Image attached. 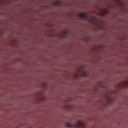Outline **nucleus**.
Returning a JSON list of instances; mask_svg holds the SVG:
<instances>
[{
	"instance_id": "30",
	"label": "nucleus",
	"mask_w": 128,
	"mask_h": 128,
	"mask_svg": "<svg viewBox=\"0 0 128 128\" xmlns=\"http://www.w3.org/2000/svg\"><path fill=\"white\" fill-rule=\"evenodd\" d=\"M122 40H124V38H122Z\"/></svg>"
},
{
	"instance_id": "9",
	"label": "nucleus",
	"mask_w": 128,
	"mask_h": 128,
	"mask_svg": "<svg viewBox=\"0 0 128 128\" xmlns=\"http://www.w3.org/2000/svg\"><path fill=\"white\" fill-rule=\"evenodd\" d=\"M96 84H98L99 88H106V86H104V85L102 84V82H98Z\"/></svg>"
},
{
	"instance_id": "20",
	"label": "nucleus",
	"mask_w": 128,
	"mask_h": 128,
	"mask_svg": "<svg viewBox=\"0 0 128 128\" xmlns=\"http://www.w3.org/2000/svg\"><path fill=\"white\" fill-rule=\"evenodd\" d=\"M104 14H110V11H108V10H106V12H104Z\"/></svg>"
},
{
	"instance_id": "16",
	"label": "nucleus",
	"mask_w": 128,
	"mask_h": 128,
	"mask_svg": "<svg viewBox=\"0 0 128 128\" xmlns=\"http://www.w3.org/2000/svg\"><path fill=\"white\" fill-rule=\"evenodd\" d=\"M70 108V106L68 105V104H66V106L64 107V108Z\"/></svg>"
},
{
	"instance_id": "23",
	"label": "nucleus",
	"mask_w": 128,
	"mask_h": 128,
	"mask_svg": "<svg viewBox=\"0 0 128 128\" xmlns=\"http://www.w3.org/2000/svg\"><path fill=\"white\" fill-rule=\"evenodd\" d=\"M72 100H64V102H70Z\"/></svg>"
},
{
	"instance_id": "17",
	"label": "nucleus",
	"mask_w": 128,
	"mask_h": 128,
	"mask_svg": "<svg viewBox=\"0 0 128 128\" xmlns=\"http://www.w3.org/2000/svg\"><path fill=\"white\" fill-rule=\"evenodd\" d=\"M86 72L84 71L83 73V74L82 75V76H84V78H86Z\"/></svg>"
},
{
	"instance_id": "5",
	"label": "nucleus",
	"mask_w": 128,
	"mask_h": 128,
	"mask_svg": "<svg viewBox=\"0 0 128 128\" xmlns=\"http://www.w3.org/2000/svg\"><path fill=\"white\" fill-rule=\"evenodd\" d=\"M76 126H78V128H80V126H86V124L82 123L80 120H78L74 126V127Z\"/></svg>"
},
{
	"instance_id": "27",
	"label": "nucleus",
	"mask_w": 128,
	"mask_h": 128,
	"mask_svg": "<svg viewBox=\"0 0 128 128\" xmlns=\"http://www.w3.org/2000/svg\"><path fill=\"white\" fill-rule=\"evenodd\" d=\"M62 38V36H60V38Z\"/></svg>"
},
{
	"instance_id": "7",
	"label": "nucleus",
	"mask_w": 128,
	"mask_h": 128,
	"mask_svg": "<svg viewBox=\"0 0 128 128\" xmlns=\"http://www.w3.org/2000/svg\"><path fill=\"white\" fill-rule=\"evenodd\" d=\"M42 91H38L37 93L35 94V96L36 98H38L40 96V98H42Z\"/></svg>"
},
{
	"instance_id": "15",
	"label": "nucleus",
	"mask_w": 128,
	"mask_h": 128,
	"mask_svg": "<svg viewBox=\"0 0 128 128\" xmlns=\"http://www.w3.org/2000/svg\"><path fill=\"white\" fill-rule=\"evenodd\" d=\"M86 20L87 22H92V24H94V21L93 20H88L87 18Z\"/></svg>"
},
{
	"instance_id": "22",
	"label": "nucleus",
	"mask_w": 128,
	"mask_h": 128,
	"mask_svg": "<svg viewBox=\"0 0 128 128\" xmlns=\"http://www.w3.org/2000/svg\"><path fill=\"white\" fill-rule=\"evenodd\" d=\"M46 26H48V28H50L52 26V25H50V24H46Z\"/></svg>"
},
{
	"instance_id": "8",
	"label": "nucleus",
	"mask_w": 128,
	"mask_h": 128,
	"mask_svg": "<svg viewBox=\"0 0 128 128\" xmlns=\"http://www.w3.org/2000/svg\"><path fill=\"white\" fill-rule=\"evenodd\" d=\"M114 1L118 4L119 6H124V2H122L120 0H114Z\"/></svg>"
},
{
	"instance_id": "2",
	"label": "nucleus",
	"mask_w": 128,
	"mask_h": 128,
	"mask_svg": "<svg viewBox=\"0 0 128 128\" xmlns=\"http://www.w3.org/2000/svg\"><path fill=\"white\" fill-rule=\"evenodd\" d=\"M104 48V45L100 44L98 46V45H94L93 48H90V50L92 52H94L96 50L97 52L99 54H102V48Z\"/></svg>"
},
{
	"instance_id": "12",
	"label": "nucleus",
	"mask_w": 128,
	"mask_h": 128,
	"mask_svg": "<svg viewBox=\"0 0 128 128\" xmlns=\"http://www.w3.org/2000/svg\"><path fill=\"white\" fill-rule=\"evenodd\" d=\"M42 88H48V87H46V83L44 82V83H42L41 84Z\"/></svg>"
},
{
	"instance_id": "1",
	"label": "nucleus",
	"mask_w": 128,
	"mask_h": 128,
	"mask_svg": "<svg viewBox=\"0 0 128 128\" xmlns=\"http://www.w3.org/2000/svg\"><path fill=\"white\" fill-rule=\"evenodd\" d=\"M128 82L126 81H124L122 82H119L116 86V90L112 92V94H116V92H118L120 88H128Z\"/></svg>"
},
{
	"instance_id": "19",
	"label": "nucleus",
	"mask_w": 128,
	"mask_h": 128,
	"mask_svg": "<svg viewBox=\"0 0 128 128\" xmlns=\"http://www.w3.org/2000/svg\"><path fill=\"white\" fill-rule=\"evenodd\" d=\"M39 100L40 102H44V98L42 96V98H39Z\"/></svg>"
},
{
	"instance_id": "26",
	"label": "nucleus",
	"mask_w": 128,
	"mask_h": 128,
	"mask_svg": "<svg viewBox=\"0 0 128 128\" xmlns=\"http://www.w3.org/2000/svg\"><path fill=\"white\" fill-rule=\"evenodd\" d=\"M92 18H96V16H92V17H91Z\"/></svg>"
},
{
	"instance_id": "31",
	"label": "nucleus",
	"mask_w": 128,
	"mask_h": 128,
	"mask_svg": "<svg viewBox=\"0 0 128 128\" xmlns=\"http://www.w3.org/2000/svg\"><path fill=\"white\" fill-rule=\"evenodd\" d=\"M52 32V30H50V32Z\"/></svg>"
},
{
	"instance_id": "14",
	"label": "nucleus",
	"mask_w": 128,
	"mask_h": 128,
	"mask_svg": "<svg viewBox=\"0 0 128 128\" xmlns=\"http://www.w3.org/2000/svg\"><path fill=\"white\" fill-rule=\"evenodd\" d=\"M66 128H72V126L70 124V123H68L66 124Z\"/></svg>"
},
{
	"instance_id": "11",
	"label": "nucleus",
	"mask_w": 128,
	"mask_h": 128,
	"mask_svg": "<svg viewBox=\"0 0 128 128\" xmlns=\"http://www.w3.org/2000/svg\"><path fill=\"white\" fill-rule=\"evenodd\" d=\"M16 40H12V42L10 44V46H14V48H16Z\"/></svg>"
},
{
	"instance_id": "13",
	"label": "nucleus",
	"mask_w": 128,
	"mask_h": 128,
	"mask_svg": "<svg viewBox=\"0 0 128 128\" xmlns=\"http://www.w3.org/2000/svg\"><path fill=\"white\" fill-rule=\"evenodd\" d=\"M98 16H106V13L104 12V13H99L98 14Z\"/></svg>"
},
{
	"instance_id": "10",
	"label": "nucleus",
	"mask_w": 128,
	"mask_h": 128,
	"mask_svg": "<svg viewBox=\"0 0 128 128\" xmlns=\"http://www.w3.org/2000/svg\"><path fill=\"white\" fill-rule=\"evenodd\" d=\"M82 40H84V42H90V38L88 36H86L84 38H82Z\"/></svg>"
},
{
	"instance_id": "24",
	"label": "nucleus",
	"mask_w": 128,
	"mask_h": 128,
	"mask_svg": "<svg viewBox=\"0 0 128 128\" xmlns=\"http://www.w3.org/2000/svg\"><path fill=\"white\" fill-rule=\"evenodd\" d=\"M62 37H63V38H66V34H62Z\"/></svg>"
},
{
	"instance_id": "4",
	"label": "nucleus",
	"mask_w": 128,
	"mask_h": 128,
	"mask_svg": "<svg viewBox=\"0 0 128 128\" xmlns=\"http://www.w3.org/2000/svg\"><path fill=\"white\" fill-rule=\"evenodd\" d=\"M77 16L80 18H88V16H86L84 12H80V14H77Z\"/></svg>"
},
{
	"instance_id": "3",
	"label": "nucleus",
	"mask_w": 128,
	"mask_h": 128,
	"mask_svg": "<svg viewBox=\"0 0 128 128\" xmlns=\"http://www.w3.org/2000/svg\"><path fill=\"white\" fill-rule=\"evenodd\" d=\"M105 100L106 102H108V104H112V102H114V98H111L108 94L105 95Z\"/></svg>"
},
{
	"instance_id": "21",
	"label": "nucleus",
	"mask_w": 128,
	"mask_h": 128,
	"mask_svg": "<svg viewBox=\"0 0 128 128\" xmlns=\"http://www.w3.org/2000/svg\"><path fill=\"white\" fill-rule=\"evenodd\" d=\"M62 34H68V32L67 30H64V31H62Z\"/></svg>"
},
{
	"instance_id": "29",
	"label": "nucleus",
	"mask_w": 128,
	"mask_h": 128,
	"mask_svg": "<svg viewBox=\"0 0 128 128\" xmlns=\"http://www.w3.org/2000/svg\"><path fill=\"white\" fill-rule=\"evenodd\" d=\"M0 36H2V34H0Z\"/></svg>"
},
{
	"instance_id": "25",
	"label": "nucleus",
	"mask_w": 128,
	"mask_h": 128,
	"mask_svg": "<svg viewBox=\"0 0 128 128\" xmlns=\"http://www.w3.org/2000/svg\"><path fill=\"white\" fill-rule=\"evenodd\" d=\"M98 28H99V30H102V27L99 26Z\"/></svg>"
},
{
	"instance_id": "6",
	"label": "nucleus",
	"mask_w": 128,
	"mask_h": 128,
	"mask_svg": "<svg viewBox=\"0 0 128 128\" xmlns=\"http://www.w3.org/2000/svg\"><path fill=\"white\" fill-rule=\"evenodd\" d=\"M60 4H62V2H60V0H57L53 3V4L56 6H60Z\"/></svg>"
},
{
	"instance_id": "28",
	"label": "nucleus",
	"mask_w": 128,
	"mask_h": 128,
	"mask_svg": "<svg viewBox=\"0 0 128 128\" xmlns=\"http://www.w3.org/2000/svg\"><path fill=\"white\" fill-rule=\"evenodd\" d=\"M2 2V0H0V4Z\"/></svg>"
},
{
	"instance_id": "18",
	"label": "nucleus",
	"mask_w": 128,
	"mask_h": 128,
	"mask_svg": "<svg viewBox=\"0 0 128 128\" xmlns=\"http://www.w3.org/2000/svg\"><path fill=\"white\" fill-rule=\"evenodd\" d=\"M74 78H75L76 80H78V76L77 74H74Z\"/></svg>"
}]
</instances>
